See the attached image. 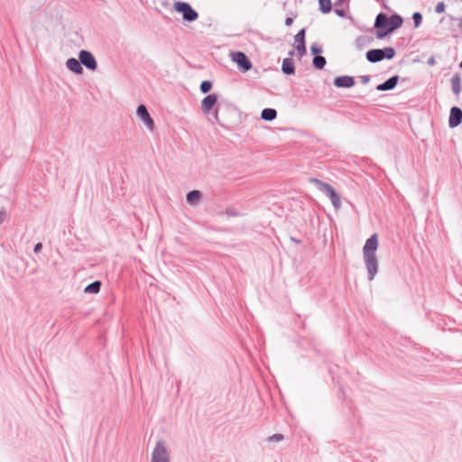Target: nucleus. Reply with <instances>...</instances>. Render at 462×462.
Returning <instances> with one entry per match:
<instances>
[{
    "mask_svg": "<svg viewBox=\"0 0 462 462\" xmlns=\"http://www.w3.org/2000/svg\"><path fill=\"white\" fill-rule=\"evenodd\" d=\"M403 18L397 13L391 15L385 13H379L374 20V26L376 30L375 36L378 40H383L389 34L402 27Z\"/></svg>",
    "mask_w": 462,
    "mask_h": 462,
    "instance_id": "1",
    "label": "nucleus"
},
{
    "mask_svg": "<svg viewBox=\"0 0 462 462\" xmlns=\"http://www.w3.org/2000/svg\"><path fill=\"white\" fill-rule=\"evenodd\" d=\"M378 248V236L376 233L368 237L363 247V256L367 270L368 280L373 281L378 273V260L376 250Z\"/></svg>",
    "mask_w": 462,
    "mask_h": 462,
    "instance_id": "2",
    "label": "nucleus"
},
{
    "mask_svg": "<svg viewBox=\"0 0 462 462\" xmlns=\"http://www.w3.org/2000/svg\"><path fill=\"white\" fill-rule=\"evenodd\" d=\"M310 181L314 183L318 189L328 196L336 209H339L341 208V199L337 190L328 183L323 182L322 180L310 178Z\"/></svg>",
    "mask_w": 462,
    "mask_h": 462,
    "instance_id": "3",
    "label": "nucleus"
},
{
    "mask_svg": "<svg viewBox=\"0 0 462 462\" xmlns=\"http://www.w3.org/2000/svg\"><path fill=\"white\" fill-rule=\"evenodd\" d=\"M396 55L393 47H384L382 49H371L365 53V58L370 63H377L383 60H393Z\"/></svg>",
    "mask_w": 462,
    "mask_h": 462,
    "instance_id": "4",
    "label": "nucleus"
},
{
    "mask_svg": "<svg viewBox=\"0 0 462 462\" xmlns=\"http://www.w3.org/2000/svg\"><path fill=\"white\" fill-rule=\"evenodd\" d=\"M173 9L175 12L182 15L184 22L192 23L199 18V13L188 2L175 1L173 4Z\"/></svg>",
    "mask_w": 462,
    "mask_h": 462,
    "instance_id": "5",
    "label": "nucleus"
},
{
    "mask_svg": "<svg viewBox=\"0 0 462 462\" xmlns=\"http://www.w3.org/2000/svg\"><path fill=\"white\" fill-rule=\"evenodd\" d=\"M171 456L164 440L160 439L152 452L151 462H170Z\"/></svg>",
    "mask_w": 462,
    "mask_h": 462,
    "instance_id": "6",
    "label": "nucleus"
},
{
    "mask_svg": "<svg viewBox=\"0 0 462 462\" xmlns=\"http://www.w3.org/2000/svg\"><path fill=\"white\" fill-rule=\"evenodd\" d=\"M230 58L231 60L237 65V68L241 72H247L253 67L252 61L250 60L248 56L243 51H232L230 53Z\"/></svg>",
    "mask_w": 462,
    "mask_h": 462,
    "instance_id": "7",
    "label": "nucleus"
},
{
    "mask_svg": "<svg viewBox=\"0 0 462 462\" xmlns=\"http://www.w3.org/2000/svg\"><path fill=\"white\" fill-rule=\"evenodd\" d=\"M79 63L88 69L95 71L97 69V61L93 53L88 50H81L79 52Z\"/></svg>",
    "mask_w": 462,
    "mask_h": 462,
    "instance_id": "8",
    "label": "nucleus"
},
{
    "mask_svg": "<svg viewBox=\"0 0 462 462\" xmlns=\"http://www.w3.org/2000/svg\"><path fill=\"white\" fill-rule=\"evenodd\" d=\"M218 95L217 93H211L207 95L201 101V111L204 115H210L217 106H220L217 104Z\"/></svg>",
    "mask_w": 462,
    "mask_h": 462,
    "instance_id": "9",
    "label": "nucleus"
},
{
    "mask_svg": "<svg viewBox=\"0 0 462 462\" xmlns=\"http://www.w3.org/2000/svg\"><path fill=\"white\" fill-rule=\"evenodd\" d=\"M136 116L143 122L146 127L152 131L154 128V121L150 116L147 107L143 104H140L136 109Z\"/></svg>",
    "mask_w": 462,
    "mask_h": 462,
    "instance_id": "10",
    "label": "nucleus"
},
{
    "mask_svg": "<svg viewBox=\"0 0 462 462\" xmlns=\"http://www.w3.org/2000/svg\"><path fill=\"white\" fill-rule=\"evenodd\" d=\"M400 80L404 82V81H407L408 79L407 78L401 79L398 75H393V76L390 77L388 79H386L385 81H383V83L378 84L375 87V89L378 91H382V92L393 90L395 88V87L397 86V84Z\"/></svg>",
    "mask_w": 462,
    "mask_h": 462,
    "instance_id": "11",
    "label": "nucleus"
},
{
    "mask_svg": "<svg viewBox=\"0 0 462 462\" xmlns=\"http://www.w3.org/2000/svg\"><path fill=\"white\" fill-rule=\"evenodd\" d=\"M333 84L338 88H350L355 86L356 80L353 76L342 75L334 79Z\"/></svg>",
    "mask_w": 462,
    "mask_h": 462,
    "instance_id": "12",
    "label": "nucleus"
},
{
    "mask_svg": "<svg viewBox=\"0 0 462 462\" xmlns=\"http://www.w3.org/2000/svg\"><path fill=\"white\" fill-rule=\"evenodd\" d=\"M462 123V109L458 106H452L449 113L448 126L455 128Z\"/></svg>",
    "mask_w": 462,
    "mask_h": 462,
    "instance_id": "13",
    "label": "nucleus"
},
{
    "mask_svg": "<svg viewBox=\"0 0 462 462\" xmlns=\"http://www.w3.org/2000/svg\"><path fill=\"white\" fill-rule=\"evenodd\" d=\"M66 67L67 69L73 72L76 75H81L83 74V67L79 63V59L76 58H69L66 60Z\"/></svg>",
    "mask_w": 462,
    "mask_h": 462,
    "instance_id": "14",
    "label": "nucleus"
},
{
    "mask_svg": "<svg viewBox=\"0 0 462 462\" xmlns=\"http://www.w3.org/2000/svg\"><path fill=\"white\" fill-rule=\"evenodd\" d=\"M282 72L286 76L295 74V63L292 58L288 57L283 59L282 63Z\"/></svg>",
    "mask_w": 462,
    "mask_h": 462,
    "instance_id": "15",
    "label": "nucleus"
},
{
    "mask_svg": "<svg viewBox=\"0 0 462 462\" xmlns=\"http://www.w3.org/2000/svg\"><path fill=\"white\" fill-rule=\"evenodd\" d=\"M202 199L201 191L193 189L186 194V201L188 204L194 206L197 205Z\"/></svg>",
    "mask_w": 462,
    "mask_h": 462,
    "instance_id": "16",
    "label": "nucleus"
},
{
    "mask_svg": "<svg viewBox=\"0 0 462 462\" xmlns=\"http://www.w3.org/2000/svg\"><path fill=\"white\" fill-rule=\"evenodd\" d=\"M452 91L456 96H458L461 92V76L458 72L455 73L451 79Z\"/></svg>",
    "mask_w": 462,
    "mask_h": 462,
    "instance_id": "17",
    "label": "nucleus"
},
{
    "mask_svg": "<svg viewBox=\"0 0 462 462\" xmlns=\"http://www.w3.org/2000/svg\"><path fill=\"white\" fill-rule=\"evenodd\" d=\"M277 117V111L274 108H263L261 112V118L266 122H272Z\"/></svg>",
    "mask_w": 462,
    "mask_h": 462,
    "instance_id": "18",
    "label": "nucleus"
},
{
    "mask_svg": "<svg viewBox=\"0 0 462 462\" xmlns=\"http://www.w3.org/2000/svg\"><path fill=\"white\" fill-rule=\"evenodd\" d=\"M372 42V38L365 35L358 36L355 41V46L357 51H362L364 48L368 46Z\"/></svg>",
    "mask_w": 462,
    "mask_h": 462,
    "instance_id": "19",
    "label": "nucleus"
},
{
    "mask_svg": "<svg viewBox=\"0 0 462 462\" xmlns=\"http://www.w3.org/2000/svg\"><path fill=\"white\" fill-rule=\"evenodd\" d=\"M101 286L102 282L98 280H96L85 287L84 292L89 294H97L100 291Z\"/></svg>",
    "mask_w": 462,
    "mask_h": 462,
    "instance_id": "20",
    "label": "nucleus"
},
{
    "mask_svg": "<svg viewBox=\"0 0 462 462\" xmlns=\"http://www.w3.org/2000/svg\"><path fill=\"white\" fill-rule=\"evenodd\" d=\"M319 10L324 14H329L332 11L331 0H319Z\"/></svg>",
    "mask_w": 462,
    "mask_h": 462,
    "instance_id": "21",
    "label": "nucleus"
},
{
    "mask_svg": "<svg viewBox=\"0 0 462 462\" xmlns=\"http://www.w3.org/2000/svg\"><path fill=\"white\" fill-rule=\"evenodd\" d=\"M326 64H327V60L322 55L313 57V59H312V66L314 67V69H316L318 70L323 69L324 67L326 66Z\"/></svg>",
    "mask_w": 462,
    "mask_h": 462,
    "instance_id": "22",
    "label": "nucleus"
},
{
    "mask_svg": "<svg viewBox=\"0 0 462 462\" xmlns=\"http://www.w3.org/2000/svg\"><path fill=\"white\" fill-rule=\"evenodd\" d=\"M213 88V82L211 80H203L199 85V90L203 94H208Z\"/></svg>",
    "mask_w": 462,
    "mask_h": 462,
    "instance_id": "23",
    "label": "nucleus"
},
{
    "mask_svg": "<svg viewBox=\"0 0 462 462\" xmlns=\"http://www.w3.org/2000/svg\"><path fill=\"white\" fill-rule=\"evenodd\" d=\"M306 28H301L294 36L296 44L306 43Z\"/></svg>",
    "mask_w": 462,
    "mask_h": 462,
    "instance_id": "24",
    "label": "nucleus"
},
{
    "mask_svg": "<svg viewBox=\"0 0 462 462\" xmlns=\"http://www.w3.org/2000/svg\"><path fill=\"white\" fill-rule=\"evenodd\" d=\"M322 51H323L322 46L319 45V43L314 42L310 45V53L314 57L321 55Z\"/></svg>",
    "mask_w": 462,
    "mask_h": 462,
    "instance_id": "25",
    "label": "nucleus"
},
{
    "mask_svg": "<svg viewBox=\"0 0 462 462\" xmlns=\"http://www.w3.org/2000/svg\"><path fill=\"white\" fill-rule=\"evenodd\" d=\"M412 20H413V23H414V27L415 28H418L420 26L421 23H422V20H423V16L421 14V13L420 12H414L412 14V16H411Z\"/></svg>",
    "mask_w": 462,
    "mask_h": 462,
    "instance_id": "26",
    "label": "nucleus"
},
{
    "mask_svg": "<svg viewBox=\"0 0 462 462\" xmlns=\"http://www.w3.org/2000/svg\"><path fill=\"white\" fill-rule=\"evenodd\" d=\"M295 49L299 58H302L307 54L306 43H299L295 45Z\"/></svg>",
    "mask_w": 462,
    "mask_h": 462,
    "instance_id": "27",
    "label": "nucleus"
},
{
    "mask_svg": "<svg viewBox=\"0 0 462 462\" xmlns=\"http://www.w3.org/2000/svg\"><path fill=\"white\" fill-rule=\"evenodd\" d=\"M219 111H220V106H217L213 111H211L210 115H212V117L214 118L216 123H217L220 125H225V123L222 121V119L219 116Z\"/></svg>",
    "mask_w": 462,
    "mask_h": 462,
    "instance_id": "28",
    "label": "nucleus"
},
{
    "mask_svg": "<svg viewBox=\"0 0 462 462\" xmlns=\"http://www.w3.org/2000/svg\"><path fill=\"white\" fill-rule=\"evenodd\" d=\"M283 439H284V435L283 434L275 433V434H273L272 436H269L266 440L268 442H274V441L275 442H279V441H282Z\"/></svg>",
    "mask_w": 462,
    "mask_h": 462,
    "instance_id": "29",
    "label": "nucleus"
},
{
    "mask_svg": "<svg viewBox=\"0 0 462 462\" xmlns=\"http://www.w3.org/2000/svg\"><path fill=\"white\" fill-rule=\"evenodd\" d=\"M222 214H226L228 217H233L240 216V213L237 210H236L235 208H227L225 210V212H221L220 213V215H222Z\"/></svg>",
    "mask_w": 462,
    "mask_h": 462,
    "instance_id": "30",
    "label": "nucleus"
},
{
    "mask_svg": "<svg viewBox=\"0 0 462 462\" xmlns=\"http://www.w3.org/2000/svg\"><path fill=\"white\" fill-rule=\"evenodd\" d=\"M446 5L444 2H439L435 6V12L437 14H442L445 12Z\"/></svg>",
    "mask_w": 462,
    "mask_h": 462,
    "instance_id": "31",
    "label": "nucleus"
},
{
    "mask_svg": "<svg viewBox=\"0 0 462 462\" xmlns=\"http://www.w3.org/2000/svg\"><path fill=\"white\" fill-rule=\"evenodd\" d=\"M334 12H335V14H336L337 16H339V17H341V18H346V13L345 9H342V8H335V9H334Z\"/></svg>",
    "mask_w": 462,
    "mask_h": 462,
    "instance_id": "32",
    "label": "nucleus"
},
{
    "mask_svg": "<svg viewBox=\"0 0 462 462\" xmlns=\"http://www.w3.org/2000/svg\"><path fill=\"white\" fill-rule=\"evenodd\" d=\"M359 79H360V81L362 84H367L371 79V76L363 75V76H360Z\"/></svg>",
    "mask_w": 462,
    "mask_h": 462,
    "instance_id": "33",
    "label": "nucleus"
},
{
    "mask_svg": "<svg viewBox=\"0 0 462 462\" xmlns=\"http://www.w3.org/2000/svg\"><path fill=\"white\" fill-rule=\"evenodd\" d=\"M42 250V244L41 242L34 245L33 253L39 254Z\"/></svg>",
    "mask_w": 462,
    "mask_h": 462,
    "instance_id": "34",
    "label": "nucleus"
},
{
    "mask_svg": "<svg viewBox=\"0 0 462 462\" xmlns=\"http://www.w3.org/2000/svg\"><path fill=\"white\" fill-rule=\"evenodd\" d=\"M448 17L450 18V20H457L458 22V28H459L460 32H462V16L459 18H455L452 15H448Z\"/></svg>",
    "mask_w": 462,
    "mask_h": 462,
    "instance_id": "35",
    "label": "nucleus"
},
{
    "mask_svg": "<svg viewBox=\"0 0 462 462\" xmlns=\"http://www.w3.org/2000/svg\"><path fill=\"white\" fill-rule=\"evenodd\" d=\"M5 217H6V211L4 208L0 209V225L2 223H4V221L5 220Z\"/></svg>",
    "mask_w": 462,
    "mask_h": 462,
    "instance_id": "36",
    "label": "nucleus"
},
{
    "mask_svg": "<svg viewBox=\"0 0 462 462\" xmlns=\"http://www.w3.org/2000/svg\"><path fill=\"white\" fill-rule=\"evenodd\" d=\"M293 21H294V17H287L285 19V25L291 26L293 23Z\"/></svg>",
    "mask_w": 462,
    "mask_h": 462,
    "instance_id": "37",
    "label": "nucleus"
},
{
    "mask_svg": "<svg viewBox=\"0 0 462 462\" xmlns=\"http://www.w3.org/2000/svg\"><path fill=\"white\" fill-rule=\"evenodd\" d=\"M435 62V58L433 56L430 57L427 60V64L430 66H433Z\"/></svg>",
    "mask_w": 462,
    "mask_h": 462,
    "instance_id": "38",
    "label": "nucleus"
},
{
    "mask_svg": "<svg viewBox=\"0 0 462 462\" xmlns=\"http://www.w3.org/2000/svg\"><path fill=\"white\" fill-rule=\"evenodd\" d=\"M291 240L292 242L296 243V244H300V243H301V240L297 239V238L292 237V236L291 237Z\"/></svg>",
    "mask_w": 462,
    "mask_h": 462,
    "instance_id": "39",
    "label": "nucleus"
},
{
    "mask_svg": "<svg viewBox=\"0 0 462 462\" xmlns=\"http://www.w3.org/2000/svg\"><path fill=\"white\" fill-rule=\"evenodd\" d=\"M289 57L292 58V56L295 54V51L293 50L289 51Z\"/></svg>",
    "mask_w": 462,
    "mask_h": 462,
    "instance_id": "40",
    "label": "nucleus"
}]
</instances>
